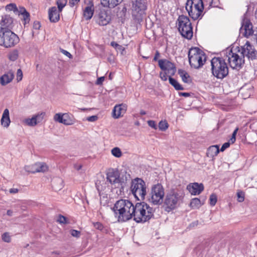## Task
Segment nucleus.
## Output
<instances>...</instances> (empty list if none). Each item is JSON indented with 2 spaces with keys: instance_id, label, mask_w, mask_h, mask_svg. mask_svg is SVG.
Masks as SVG:
<instances>
[{
  "instance_id": "39448f33",
  "label": "nucleus",
  "mask_w": 257,
  "mask_h": 257,
  "mask_svg": "<svg viewBox=\"0 0 257 257\" xmlns=\"http://www.w3.org/2000/svg\"><path fill=\"white\" fill-rule=\"evenodd\" d=\"M184 196V193L181 190L171 189L165 196L164 201L167 210L170 211L176 208L182 201Z\"/></svg>"
},
{
  "instance_id": "f03ea898",
  "label": "nucleus",
  "mask_w": 257,
  "mask_h": 257,
  "mask_svg": "<svg viewBox=\"0 0 257 257\" xmlns=\"http://www.w3.org/2000/svg\"><path fill=\"white\" fill-rule=\"evenodd\" d=\"M132 217L137 223L145 222L154 216V209L147 203L143 202L137 203L132 210Z\"/></svg>"
},
{
  "instance_id": "3c124183",
  "label": "nucleus",
  "mask_w": 257,
  "mask_h": 257,
  "mask_svg": "<svg viewBox=\"0 0 257 257\" xmlns=\"http://www.w3.org/2000/svg\"><path fill=\"white\" fill-rule=\"evenodd\" d=\"M98 118V117L97 115H92L89 117H87L86 120L88 121L94 122L96 121Z\"/></svg>"
},
{
  "instance_id": "423d86ee",
  "label": "nucleus",
  "mask_w": 257,
  "mask_h": 257,
  "mask_svg": "<svg viewBox=\"0 0 257 257\" xmlns=\"http://www.w3.org/2000/svg\"><path fill=\"white\" fill-rule=\"evenodd\" d=\"M130 176L126 173L120 174L118 170L109 169L106 173V181L115 187L123 188L129 180Z\"/></svg>"
},
{
  "instance_id": "6ab92c4d",
  "label": "nucleus",
  "mask_w": 257,
  "mask_h": 257,
  "mask_svg": "<svg viewBox=\"0 0 257 257\" xmlns=\"http://www.w3.org/2000/svg\"><path fill=\"white\" fill-rule=\"evenodd\" d=\"M0 26V31H12L14 27L13 19L10 15L2 16Z\"/></svg>"
},
{
  "instance_id": "c85d7f7f",
  "label": "nucleus",
  "mask_w": 257,
  "mask_h": 257,
  "mask_svg": "<svg viewBox=\"0 0 257 257\" xmlns=\"http://www.w3.org/2000/svg\"><path fill=\"white\" fill-rule=\"evenodd\" d=\"M169 83L173 86V87L177 90H183V87L180 85L179 82L175 80V79L171 77V76H169Z\"/></svg>"
},
{
  "instance_id": "6e6552de",
  "label": "nucleus",
  "mask_w": 257,
  "mask_h": 257,
  "mask_svg": "<svg viewBox=\"0 0 257 257\" xmlns=\"http://www.w3.org/2000/svg\"><path fill=\"white\" fill-rule=\"evenodd\" d=\"M178 30L182 37L188 40L193 37V28L189 18L184 15L179 16L177 20Z\"/></svg>"
},
{
  "instance_id": "a211bd4d",
  "label": "nucleus",
  "mask_w": 257,
  "mask_h": 257,
  "mask_svg": "<svg viewBox=\"0 0 257 257\" xmlns=\"http://www.w3.org/2000/svg\"><path fill=\"white\" fill-rule=\"evenodd\" d=\"M26 171L35 173L37 172H45L48 170V166L43 162H38L34 164L26 166L24 168Z\"/></svg>"
},
{
  "instance_id": "ddd939ff",
  "label": "nucleus",
  "mask_w": 257,
  "mask_h": 257,
  "mask_svg": "<svg viewBox=\"0 0 257 257\" xmlns=\"http://www.w3.org/2000/svg\"><path fill=\"white\" fill-rule=\"evenodd\" d=\"M237 52L243 57H246L248 60H254L256 59L257 51L250 43L247 41L246 43L240 48L239 47Z\"/></svg>"
},
{
  "instance_id": "338daca9",
  "label": "nucleus",
  "mask_w": 257,
  "mask_h": 257,
  "mask_svg": "<svg viewBox=\"0 0 257 257\" xmlns=\"http://www.w3.org/2000/svg\"><path fill=\"white\" fill-rule=\"evenodd\" d=\"M13 211L11 210H8L7 212V214L9 216H12L13 215Z\"/></svg>"
},
{
  "instance_id": "5fc2aeb1",
  "label": "nucleus",
  "mask_w": 257,
  "mask_h": 257,
  "mask_svg": "<svg viewBox=\"0 0 257 257\" xmlns=\"http://www.w3.org/2000/svg\"><path fill=\"white\" fill-rule=\"evenodd\" d=\"M41 27V25L39 22L35 21L33 24V28L36 30H39Z\"/></svg>"
},
{
  "instance_id": "09e8293b",
  "label": "nucleus",
  "mask_w": 257,
  "mask_h": 257,
  "mask_svg": "<svg viewBox=\"0 0 257 257\" xmlns=\"http://www.w3.org/2000/svg\"><path fill=\"white\" fill-rule=\"evenodd\" d=\"M57 221L60 223L66 224V218L63 215H60L59 216Z\"/></svg>"
},
{
  "instance_id": "4d7b16f0",
  "label": "nucleus",
  "mask_w": 257,
  "mask_h": 257,
  "mask_svg": "<svg viewBox=\"0 0 257 257\" xmlns=\"http://www.w3.org/2000/svg\"><path fill=\"white\" fill-rule=\"evenodd\" d=\"M26 12H27V10L24 7H20L19 9H18V11H16V12L18 13L19 15H20V14L23 15Z\"/></svg>"
},
{
  "instance_id": "e2e57ef3",
  "label": "nucleus",
  "mask_w": 257,
  "mask_h": 257,
  "mask_svg": "<svg viewBox=\"0 0 257 257\" xmlns=\"http://www.w3.org/2000/svg\"><path fill=\"white\" fill-rule=\"evenodd\" d=\"M159 56H160V53H159V52L158 51H157L156 53L155 54V57L154 58V59H153L154 61H156L157 60V59H158V58Z\"/></svg>"
},
{
  "instance_id": "9b49d317",
  "label": "nucleus",
  "mask_w": 257,
  "mask_h": 257,
  "mask_svg": "<svg viewBox=\"0 0 257 257\" xmlns=\"http://www.w3.org/2000/svg\"><path fill=\"white\" fill-rule=\"evenodd\" d=\"M19 42V38L12 31H0V45L5 48L15 46Z\"/></svg>"
},
{
  "instance_id": "c756f323",
  "label": "nucleus",
  "mask_w": 257,
  "mask_h": 257,
  "mask_svg": "<svg viewBox=\"0 0 257 257\" xmlns=\"http://www.w3.org/2000/svg\"><path fill=\"white\" fill-rule=\"evenodd\" d=\"M203 204L204 202L201 203L199 199L195 198L191 200L190 203V206L193 209L199 208Z\"/></svg>"
},
{
  "instance_id": "5701e85b",
  "label": "nucleus",
  "mask_w": 257,
  "mask_h": 257,
  "mask_svg": "<svg viewBox=\"0 0 257 257\" xmlns=\"http://www.w3.org/2000/svg\"><path fill=\"white\" fill-rule=\"evenodd\" d=\"M49 19L51 22H57L60 19L59 10H57L56 7H53L49 10Z\"/></svg>"
},
{
  "instance_id": "864d4df0",
  "label": "nucleus",
  "mask_w": 257,
  "mask_h": 257,
  "mask_svg": "<svg viewBox=\"0 0 257 257\" xmlns=\"http://www.w3.org/2000/svg\"><path fill=\"white\" fill-rule=\"evenodd\" d=\"M80 0H69V5L71 7H74L79 2Z\"/></svg>"
},
{
  "instance_id": "13d9d810",
  "label": "nucleus",
  "mask_w": 257,
  "mask_h": 257,
  "mask_svg": "<svg viewBox=\"0 0 257 257\" xmlns=\"http://www.w3.org/2000/svg\"><path fill=\"white\" fill-rule=\"evenodd\" d=\"M62 121L63 122H61V123H63L65 125H71L72 124L71 120H68L64 117L63 118Z\"/></svg>"
},
{
  "instance_id": "ea45409f",
  "label": "nucleus",
  "mask_w": 257,
  "mask_h": 257,
  "mask_svg": "<svg viewBox=\"0 0 257 257\" xmlns=\"http://www.w3.org/2000/svg\"><path fill=\"white\" fill-rule=\"evenodd\" d=\"M210 204L211 206H214L217 202V196L215 194H212L209 198Z\"/></svg>"
},
{
  "instance_id": "0e129e2a",
  "label": "nucleus",
  "mask_w": 257,
  "mask_h": 257,
  "mask_svg": "<svg viewBox=\"0 0 257 257\" xmlns=\"http://www.w3.org/2000/svg\"><path fill=\"white\" fill-rule=\"evenodd\" d=\"M18 192V189L16 188H12L10 190L11 193H16Z\"/></svg>"
},
{
  "instance_id": "2f4dec72",
  "label": "nucleus",
  "mask_w": 257,
  "mask_h": 257,
  "mask_svg": "<svg viewBox=\"0 0 257 257\" xmlns=\"http://www.w3.org/2000/svg\"><path fill=\"white\" fill-rule=\"evenodd\" d=\"M19 57V51L15 49L11 52L9 54V58L11 61H15Z\"/></svg>"
},
{
  "instance_id": "bb28decb",
  "label": "nucleus",
  "mask_w": 257,
  "mask_h": 257,
  "mask_svg": "<svg viewBox=\"0 0 257 257\" xmlns=\"http://www.w3.org/2000/svg\"><path fill=\"white\" fill-rule=\"evenodd\" d=\"M1 124L5 127L10 125L11 120L9 116V110L8 108L4 110L1 120Z\"/></svg>"
},
{
  "instance_id": "4468645a",
  "label": "nucleus",
  "mask_w": 257,
  "mask_h": 257,
  "mask_svg": "<svg viewBox=\"0 0 257 257\" xmlns=\"http://www.w3.org/2000/svg\"><path fill=\"white\" fill-rule=\"evenodd\" d=\"M228 61L230 66L233 69H239L244 63L242 55H239L236 52L231 50L227 55Z\"/></svg>"
},
{
  "instance_id": "7c9ffc66",
  "label": "nucleus",
  "mask_w": 257,
  "mask_h": 257,
  "mask_svg": "<svg viewBox=\"0 0 257 257\" xmlns=\"http://www.w3.org/2000/svg\"><path fill=\"white\" fill-rule=\"evenodd\" d=\"M178 74H179L180 76L182 78V81L183 82L185 83L189 82L188 79L190 78V77L186 71L182 69H179Z\"/></svg>"
},
{
  "instance_id": "79ce46f5",
  "label": "nucleus",
  "mask_w": 257,
  "mask_h": 257,
  "mask_svg": "<svg viewBox=\"0 0 257 257\" xmlns=\"http://www.w3.org/2000/svg\"><path fill=\"white\" fill-rule=\"evenodd\" d=\"M23 72H22V70L21 69H19L17 72L16 79L17 80V82H20V81H21L23 78Z\"/></svg>"
},
{
  "instance_id": "bf43d9fd",
  "label": "nucleus",
  "mask_w": 257,
  "mask_h": 257,
  "mask_svg": "<svg viewBox=\"0 0 257 257\" xmlns=\"http://www.w3.org/2000/svg\"><path fill=\"white\" fill-rule=\"evenodd\" d=\"M61 52L68 57L70 58H72V55L66 50H65L64 49H61Z\"/></svg>"
},
{
  "instance_id": "c9c22d12",
  "label": "nucleus",
  "mask_w": 257,
  "mask_h": 257,
  "mask_svg": "<svg viewBox=\"0 0 257 257\" xmlns=\"http://www.w3.org/2000/svg\"><path fill=\"white\" fill-rule=\"evenodd\" d=\"M111 154L116 158H119L122 156L120 149L117 147L114 148L111 150Z\"/></svg>"
},
{
  "instance_id": "e433bc0d",
  "label": "nucleus",
  "mask_w": 257,
  "mask_h": 257,
  "mask_svg": "<svg viewBox=\"0 0 257 257\" xmlns=\"http://www.w3.org/2000/svg\"><path fill=\"white\" fill-rule=\"evenodd\" d=\"M65 113H56L54 115L53 119L55 121L61 123V122H63L62 120L64 118V116H65Z\"/></svg>"
},
{
  "instance_id": "aec40b11",
  "label": "nucleus",
  "mask_w": 257,
  "mask_h": 257,
  "mask_svg": "<svg viewBox=\"0 0 257 257\" xmlns=\"http://www.w3.org/2000/svg\"><path fill=\"white\" fill-rule=\"evenodd\" d=\"M127 105L121 103L116 105L112 110V116L114 118H118L122 116L126 112Z\"/></svg>"
},
{
  "instance_id": "72a5a7b5",
  "label": "nucleus",
  "mask_w": 257,
  "mask_h": 257,
  "mask_svg": "<svg viewBox=\"0 0 257 257\" xmlns=\"http://www.w3.org/2000/svg\"><path fill=\"white\" fill-rule=\"evenodd\" d=\"M67 3V0H58L57 1L56 4L58 6L59 12H62V9L66 6Z\"/></svg>"
},
{
  "instance_id": "9d476101",
  "label": "nucleus",
  "mask_w": 257,
  "mask_h": 257,
  "mask_svg": "<svg viewBox=\"0 0 257 257\" xmlns=\"http://www.w3.org/2000/svg\"><path fill=\"white\" fill-rule=\"evenodd\" d=\"M164 188L160 183L152 186L148 200L153 205H160L163 202Z\"/></svg>"
},
{
  "instance_id": "052dcab7",
  "label": "nucleus",
  "mask_w": 257,
  "mask_h": 257,
  "mask_svg": "<svg viewBox=\"0 0 257 257\" xmlns=\"http://www.w3.org/2000/svg\"><path fill=\"white\" fill-rule=\"evenodd\" d=\"M82 167V165L81 164H74V168L75 170L79 171L80 170Z\"/></svg>"
},
{
  "instance_id": "dca6fc26",
  "label": "nucleus",
  "mask_w": 257,
  "mask_h": 257,
  "mask_svg": "<svg viewBox=\"0 0 257 257\" xmlns=\"http://www.w3.org/2000/svg\"><path fill=\"white\" fill-rule=\"evenodd\" d=\"M159 66L160 68L165 71H167L169 76H173L176 71V67L174 63L167 59H160L158 61Z\"/></svg>"
},
{
  "instance_id": "49530a36",
  "label": "nucleus",
  "mask_w": 257,
  "mask_h": 257,
  "mask_svg": "<svg viewBox=\"0 0 257 257\" xmlns=\"http://www.w3.org/2000/svg\"><path fill=\"white\" fill-rule=\"evenodd\" d=\"M93 225H94V227L96 229L99 230H102L103 228V225H102V223H101L99 222H96L93 223Z\"/></svg>"
},
{
  "instance_id": "603ef678",
  "label": "nucleus",
  "mask_w": 257,
  "mask_h": 257,
  "mask_svg": "<svg viewBox=\"0 0 257 257\" xmlns=\"http://www.w3.org/2000/svg\"><path fill=\"white\" fill-rule=\"evenodd\" d=\"M230 144L231 143L229 141L228 142L225 143L221 146L220 151L221 152H223L226 149L228 148L229 147Z\"/></svg>"
},
{
  "instance_id": "f257e3e1",
  "label": "nucleus",
  "mask_w": 257,
  "mask_h": 257,
  "mask_svg": "<svg viewBox=\"0 0 257 257\" xmlns=\"http://www.w3.org/2000/svg\"><path fill=\"white\" fill-rule=\"evenodd\" d=\"M133 204L129 200L120 199L117 201L112 208L118 222H124L132 218Z\"/></svg>"
},
{
  "instance_id": "20e7f679",
  "label": "nucleus",
  "mask_w": 257,
  "mask_h": 257,
  "mask_svg": "<svg viewBox=\"0 0 257 257\" xmlns=\"http://www.w3.org/2000/svg\"><path fill=\"white\" fill-rule=\"evenodd\" d=\"M205 53L198 47L191 48L188 51L189 64L192 68L199 69L206 61Z\"/></svg>"
},
{
  "instance_id": "de8ad7c7",
  "label": "nucleus",
  "mask_w": 257,
  "mask_h": 257,
  "mask_svg": "<svg viewBox=\"0 0 257 257\" xmlns=\"http://www.w3.org/2000/svg\"><path fill=\"white\" fill-rule=\"evenodd\" d=\"M149 126L154 128L155 130L157 129V125L156 124V122L153 120H148L147 122Z\"/></svg>"
},
{
  "instance_id": "f704fd0d",
  "label": "nucleus",
  "mask_w": 257,
  "mask_h": 257,
  "mask_svg": "<svg viewBox=\"0 0 257 257\" xmlns=\"http://www.w3.org/2000/svg\"><path fill=\"white\" fill-rule=\"evenodd\" d=\"M169 125L166 120H161L159 123L158 127L160 130L165 131L168 128Z\"/></svg>"
},
{
  "instance_id": "6e6d98bb",
  "label": "nucleus",
  "mask_w": 257,
  "mask_h": 257,
  "mask_svg": "<svg viewBox=\"0 0 257 257\" xmlns=\"http://www.w3.org/2000/svg\"><path fill=\"white\" fill-rule=\"evenodd\" d=\"M105 77L104 76L99 77L96 81V84L97 85H101Z\"/></svg>"
},
{
  "instance_id": "69168bd1",
  "label": "nucleus",
  "mask_w": 257,
  "mask_h": 257,
  "mask_svg": "<svg viewBox=\"0 0 257 257\" xmlns=\"http://www.w3.org/2000/svg\"><path fill=\"white\" fill-rule=\"evenodd\" d=\"M255 35L254 36V37H253V38L252 39V40H253L254 41H256V43H257V27H256V30L255 31Z\"/></svg>"
},
{
  "instance_id": "58836bf2",
  "label": "nucleus",
  "mask_w": 257,
  "mask_h": 257,
  "mask_svg": "<svg viewBox=\"0 0 257 257\" xmlns=\"http://www.w3.org/2000/svg\"><path fill=\"white\" fill-rule=\"evenodd\" d=\"M6 9L7 10H9L10 11H13L15 13H16V11H18V9L17 7V6L15 4H10L6 6Z\"/></svg>"
},
{
  "instance_id": "b1692460",
  "label": "nucleus",
  "mask_w": 257,
  "mask_h": 257,
  "mask_svg": "<svg viewBox=\"0 0 257 257\" xmlns=\"http://www.w3.org/2000/svg\"><path fill=\"white\" fill-rule=\"evenodd\" d=\"M94 14L93 4L92 1H89L87 6L83 11V16L85 20H89L91 19Z\"/></svg>"
},
{
  "instance_id": "4c0bfd02",
  "label": "nucleus",
  "mask_w": 257,
  "mask_h": 257,
  "mask_svg": "<svg viewBox=\"0 0 257 257\" xmlns=\"http://www.w3.org/2000/svg\"><path fill=\"white\" fill-rule=\"evenodd\" d=\"M2 239L4 242L7 243L11 241V237L10 233L8 232H5L2 235Z\"/></svg>"
},
{
  "instance_id": "473e14b6",
  "label": "nucleus",
  "mask_w": 257,
  "mask_h": 257,
  "mask_svg": "<svg viewBox=\"0 0 257 257\" xmlns=\"http://www.w3.org/2000/svg\"><path fill=\"white\" fill-rule=\"evenodd\" d=\"M126 5L125 4H124L122 9L121 10H119L117 13V16L121 18V19H124L125 17L126 11H127V8H126Z\"/></svg>"
},
{
  "instance_id": "393cba45",
  "label": "nucleus",
  "mask_w": 257,
  "mask_h": 257,
  "mask_svg": "<svg viewBox=\"0 0 257 257\" xmlns=\"http://www.w3.org/2000/svg\"><path fill=\"white\" fill-rule=\"evenodd\" d=\"M123 0H101V4L104 7L113 9L120 4Z\"/></svg>"
},
{
  "instance_id": "f8f14e48",
  "label": "nucleus",
  "mask_w": 257,
  "mask_h": 257,
  "mask_svg": "<svg viewBox=\"0 0 257 257\" xmlns=\"http://www.w3.org/2000/svg\"><path fill=\"white\" fill-rule=\"evenodd\" d=\"M132 14L136 19H142L147 10V3L145 0H132Z\"/></svg>"
},
{
  "instance_id": "412c9836",
  "label": "nucleus",
  "mask_w": 257,
  "mask_h": 257,
  "mask_svg": "<svg viewBox=\"0 0 257 257\" xmlns=\"http://www.w3.org/2000/svg\"><path fill=\"white\" fill-rule=\"evenodd\" d=\"M187 188L192 195H196L200 194L203 191L204 186L202 183H194L188 185Z\"/></svg>"
},
{
  "instance_id": "0eeeda50",
  "label": "nucleus",
  "mask_w": 257,
  "mask_h": 257,
  "mask_svg": "<svg viewBox=\"0 0 257 257\" xmlns=\"http://www.w3.org/2000/svg\"><path fill=\"white\" fill-rule=\"evenodd\" d=\"M186 10L193 20L201 19L203 16L204 5L202 0H187Z\"/></svg>"
},
{
  "instance_id": "7ed1b4c3",
  "label": "nucleus",
  "mask_w": 257,
  "mask_h": 257,
  "mask_svg": "<svg viewBox=\"0 0 257 257\" xmlns=\"http://www.w3.org/2000/svg\"><path fill=\"white\" fill-rule=\"evenodd\" d=\"M211 72L217 79H223L228 74V67L224 59L214 57L211 60Z\"/></svg>"
},
{
  "instance_id": "a878e982",
  "label": "nucleus",
  "mask_w": 257,
  "mask_h": 257,
  "mask_svg": "<svg viewBox=\"0 0 257 257\" xmlns=\"http://www.w3.org/2000/svg\"><path fill=\"white\" fill-rule=\"evenodd\" d=\"M14 77L13 72L9 71L0 78L1 84L4 86L11 82Z\"/></svg>"
},
{
  "instance_id": "680f3d73",
  "label": "nucleus",
  "mask_w": 257,
  "mask_h": 257,
  "mask_svg": "<svg viewBox=\"0 0 257 257\" xmlns=\"http://www.w3.org/2000/svg\"><path fill=\"white\" fill-rule=\"evenodd\" d=\"M179 95L180 96H185V97H188V96H189L190 95L189 93H187V92H180L179 93Z\"/></svg>"
},
{
  "instance_id": "cd10ccee",
  "label": "nucleus",
  "mask_w": 257,
  "mask_h": 257,
  "mask_svg": "<svg viewBox=\"0 0 257 257\" xmlns=\"http://www.w3.org/2000/svg\"><path fill=\"white\" fill-rule=\"evenodd\" d=\"M219 152V147L217 145L211 146L208 148L206 156L208 158H213L218 155Z\"/></svg>"
},
{
  "instance_id": "a18cd8bd",
  "label": "nucleus",
  "mask_w": 257,
  "mask_h": 257,
  "mask_svg": "<svg viewBox=\"0 0 257 257\" xmlns=\"http://www.w3.org/2000/svg\"><path fill=\"white\" fill-rule=\"evenodd\" d=\"M237 200L238 202H242L244 201V196L243 192H242L241 191L237 192Z\"/></svg>"
},
{
  "instance_id": "37998d69",
  "label": "nucleus",
  "mask_w": 257,
  "mask_h": 257,
  "mask_svg": "<svg viewBox=\"0 0 257 257\" xmlns=\"http://www.w3.org/2000/svg\"><path fill=\"white\" fill-rule=\"evenodd\" d=\"M238 130V128H236L232 134V137L229 140L231 144H233L236 140V135Z\"/></svg>"
},
{
  "instance_id": "8fccbe9b",
  "label": "nucleus",
  "mask_w": 257,
  "mask_h": 257,
  "mask_svg": "<svg viewBox=\"0 0 257 257\" xmlns=\"http://www.w3.org/2000/svg\"><path fill=\"white\" fill-rule=\"evenodd\" d=\"M167 75H168V74L167 71L164 72H161L160 73V76L163 81H166L167 80Z\"/></svg>"
},
{
  "instance_id": "1a4fd4ad",
  "label": "nucleus",
  "mask_w": 257,
  "mask_h": 257,
  "mask_svg": "<svg viewBox=\"0 0 257 257\" xmlns=\"http://www.w3.org/2000/svg\"><path fill=\"white\" fill-rule=\"evenodd\" d=\"M131 189L132 194L138 200H143L146 195V185L142 179L137 178L132 180Z\"/></svg>"
},
{
  "instance_id": "f3484780",
  "label": "nucleus",
  "mask_w": 257,
  "mask_h": 257,
  "mask_svg": "<svg viewBox=\"0 0 257 257\" xmlns=\"http://www.w3.org/2000/svg\"><path fill=\"white\" fill-rule=\"evenodd\" d=\"M96 22L99 26H106L111 20V16L105 10H101L97 16L94 17Z\"/></svg>"
},
{
  "instance_id": "774afa93",
  "label": "nucleus",
  "mask_w": 257,
  "mask_h": 257,
  "mask_svg": "<svg viewBox=\"0 0 257 257\" xmlns=\"http://www.w3.org/2000/svg\"><path fill=\"white\" fill-rule=\"evenodd\" d=\"M111 45L113 47H117V46H119V45L117 43H116L114 42H112L111 43Z\"/></svg>"
},
{
  "instance_id": "2eb2a0df",
  "label": "nucleus",
  "mask_w": 257,
  "mask_h": 257,
  "mask_svg": "<svg viewBox=\"0 0 257 257\" xmlns=\"http://www.w3.org/2000/svg\"><path fill=\"white\" fill-rule=\"evenodd\" d=\"M256 30V27L253 28L252 23L250 21L244 18L241 22V27L240 28V33L246 38L251 37L253 38L255 34V31Z\"/></svg>"
},
{
  "instance_id": "4be33fe9",
  "label": "nucleus",
  "mask_w": 257,
  "mask_h": 257,
  "mask_svg": "<svg viewBox=\"0 0 257 257\" xmlns=\"http://www.w3.org/2000/svg\"><path fill=\"white\" fill-rule=\"evenodd\" d=\"M45 114V112H42L40 114H38L37 115L33 116L31 118L25 119L24 120V122L29 126H35L38 123L42 120Z\"/></svg>"
},
{
  "instance_id": "a19ab883",
  "label": "nucleus",
  "mask_w": 257,
  "mask_h": 257,
  "mask_svg": "<svg viewBox=\"0 0 257 257\" xmlns=\"http://www.w3.org/2000/svg\"><path fill=\"white\" fill-rule=\"evenodd\" d=\"M22 15L23 16V21H24V24L25 25L27 23H29L30 20V14L27 11Z\"/></svg>"
},
{
  "instance_id": "c03bdc74",
  "label": "nucleus",
  "mask_w": 257,
  "mask_h": 257,
  "mask_svg": "<svg viewBox=\"0 0 257 257\" xmlns=\"http://www.w3.org/2000/svg\"><path fill=\"white\" fill-rule=\"evenodd\" d=\"M70 234L73 237L78 238L80 236L81 232H80V231L75 230V229H71L70 230Z\"/></svg>"
}]
</instances>
